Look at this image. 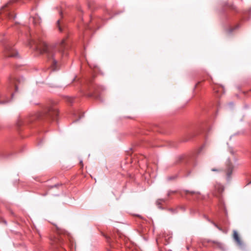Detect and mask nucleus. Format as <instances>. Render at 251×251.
Returning a JSON list of instances; mask_svg holds the SVG:
<instances>
[{
    "label": "nucleus",
    "mask_w": 251,
    "mask_h": 251,
    "mask_svg": "<svg viewBox=\"0 0 251 251\" xmlns=\"http://www.w3.org/2000/svg\"><path fill=\"white\" fill-rule=\"evenodd\" d=\"M251 183V181L249 182L248 183V184H250V183Z\"/></svg>",
    "instance_id": "33"
},
{
    "label": "nucleus",
    "mask_w": 251,
    "mask_h": 251,
    "mask_svg": "<svg viewBox=\"0 0 251 251\" xmlns=\"http://www.w3.org/2000/svg\"><path fill=\"white\" fill-rule=\"evenodd\" d=\"M174 192H175L174 191H169L167 194L168 196L169 197L172 193H173Z\"/></svg>",
    "instance_id": "23"
},
{
    "label": "nucleus",
    "mask_w": 251,
    "mask_h": 251,
    "mask_svg": "<svg viewBox=\"0 0 251 251\" xmlns=\"http://www.w3.org/2000/svg\"><path fill=\"white\" fill-rule=\"evenodd\" d=\"M174 177H168V179H169V180H172V179H174Z\"/></svg>",
    "instance_id": "24"
},
{
    "label": "nucleus",
    "mask_w": 251,
    "mask_h": 251,
    "mask_svg": "<svg viewBox=\"0 0 251 251\" xmlns=\"http://www.w3.org/2000/svg\"><path fill=\"white\" fill-rule=\"evenodd\" d=\"M57 26L58 27V28H59V30H60V31H62V27L61 26V20L60 19H59L57 21Z\"/></svg>",
    "instance_id": "14"
},
{
    "label": "nucleus",
    "mask_w": 251,
    "mask_h": 251,
    "mask_svg": "<svg viewBox=\"0 0 251 251\" xmlns=\"http://www.w3.org/2000/svg\"><path fill=\"white\" fill-rule=\"evenodd\" d=\"M107 251H114L111 249H109V250H108Z\"/></svg>",
    "instance_id": "30"
},
{
    "label": "nucleus",
    "mask_w": 251,
    "mask_h": 251,
    "mask_svg": "<svg viewBox=\"0 0 251 251\" xmlns=\"http://www.w3.org/2000/svg\"><path fill=\"white\" fill-rule=\"evenodd\" d=\"M58 109L54 106L47 107L43 112L36 114L29 118L24 120L20 119L17 123V126H20L22 125H25L32 122L33 120L37 119H46L54 120L58 115Z\"/></svg>",
    "instance_id": "2"
},
{
    "label": "nucleus",
    "mask_w": 251,
    "mask_h": 251,
    "mask_svg": "<svg viewBox=\"0 0 251 251\" xmlns=\"http://www.w3.org/2000/svg\"><path fill=\"white\" fill-rule=\"evenodd\" d=\"M0 99H4V100H0V104H4L6 103L9 101H10V100L8 99L7 96H6L5 94H2L0 96Z\"/></svg>",
    "instance_id": "11"
},
{
    "label": "nucleus",
    "mask_w": 251,
    "mask_h": 251,
    "mask_svg": "<svg viewBox=\"0 0 251 251\" xmlns=\"http://www.w3.org/2000/svg\"><path fill=\"white\" fill-rule=\"evenodd\" d=\"M224 190V187L223 185L221 184H217L215 185V193L214 195L217 197L219 201L222 200V198L220 195L223 193Z\"/></svg>",
    "instance_id": "6"
},
{
    "label": "nucleus",
    "mask_w": 251,
    "mask_h": 251,
    "mask_svg": "<svg viewBox=\"0 0 251 251\" xmlns=\"http://www.w3.org/2000/svg\"><path fill=\"white\" fill-rule=\"evenodd\" d=\"M4 55L7 57H18V53L14 48L9 45L4 47Z\"/></svg>",
    "instance_id": "3"
},
{
    "label": "nucleus",
    "mask_w": 251,
    "mask_h": 251,
    "mask_svg": "<svg viewBox=\"0 0 251 251\" xmlns=\"http://www.w3.org/2000/svg\"><path fill=\"white\" fill-rule=\"evenodd\" d=\"M233 237L234 240L236 241V242L238 246H239L241 248H242L244 246L243 243L240 239V238L238 235V234L236 230L233 231Z\"/></svg>",
    "instance_id": "8"
},
{
    "label": "nucleus",
    "mask_w": 251,
    "mask_h": 251,
    "mask_svg": "<svg viewBox=\"0 0 251 251\" xmlns=\"http://www.w3.org/2000/svg\"><path fill=\"white\" fill-rule=\"evenodd\" d=\"M233 169L234 166L233 164L230 162V160L228 159L226 161V168L225 169L226 180L227 182H229L231 180V176L233 173Z\"/></svg>",
    "instance_id": "4"
},
{
    "label": "nucleus",
    "mask_w": 251,
    "mask_h": 251,
    "mask_svg": "<svg viewBox=\"0 0 251 251\" xmlns=\"http://www.w3.org/2000/svg\"><path fill=\"white\" fill-rule=\"evenodd\" d=\"M11 95L12 97L13 96V94H11Z\"/></svg>",
    "instance_id": "32"
},
{
    "label": "nucleus",
    "mask_w": 251,
    "mask_h": 251,
    "mask_svg": "<svg viewBox=\"0 0 251 251\" xmlns=\"http://www.w3.org/2000/svg\"><path fill=\"white\" fill-rule=\"evenodd\" d=\"M63 239L61 236H58L52 241L51 244L54 246H61L63 244Z\"/></svg>",
    "instance_id": "9"
},
{
    "label": "nucleus",
    "mask_w": 251,
    "mask_h": 251,
    "mask_svg": "<svg viewBox=\"0 0 251 251\" xmlns=\"http://www.w3.org/2000/svg\"><path fill=\"white\" fill-rule=\"evenodd\" d=\"M78 11H79L82 12V10H81V8H80V7H78Z\"/></svg>",
    "instance_id": "27"
},
{
    "label": "nucleus",
    "mask_w": 251,
    "mask_h": 251,
    "mask_svg": "<svg viewBox=\"0 0 251 251\" xmlns=\"http://www.w3.org/2000/svg\"><path fill=\"white\" fill-rule=\"evenodd\" d=\"M105 238H106V239H107V241H108V242H109V237H107V236H105Z\"/></svg>",
    "instance_id": "25"
},
{
    "label": "nucleus",
    "mask_w": 251,
    "mask_h": 251,
    "mask_svg": "<svg viewBox=\"0 0 251 251\" xmlns=\"http://www.w3.org/2000/svg\"><path fill=\"white\" fill-rule=\"evenodd\" d=\"M211 171L213 172H221L222 171V170L221 169L213 168L211 169Z\"/></svg>",
    "instance_id": "19"
},
{
    "label": "nucleus",
    "mask_w": 251,
    "mask_h": 251,
    "mask_svg": "<svg viewBox=\"0 0 251 251\" xmlns=\"http://www.w3.org/2000/svg\"><path fill=\"white\" fill-rule=\"evenodd\" d=\"M56 228L59 234H62L64 232V230L62 228L59 227H56Z\"/></svg>",
    "instance_id": "18"
},
{
    "label": "nucleus",
    "mask_w": 251,
    "mask_h": 251,
    "mask_svg": "<svg viewBox=\"0 0 251 251\" xmlns=\"http://www.w3.org/2000/svg\"><path fill=\"white\" fill-rule=\"evenodd\" d=\"M230 153H232V154H233V152L232 151H230Z\"/></svg>",
    "instance_id": "31"
},
{
    "label": "nucleus",
    "mask_w": 251,
    "mask_h": 251,
    "mask_svg": "<svg viewBox=\"0 0 251 251\" xmlns=\"http://www.w3.org/2000/svg\"><path fill=\"white\" fill-rule=\"evenodd\" d=\"M165 201H166V200L163 199H159L156 201V203L157 205H159L161 204L162 202H165Z\"/></svg>",
    "instance_id": "16"
},
{
    "label": "nucleus",
    "mask_w": 251,
    "mask_h": 251,
    "mask_svg": "<svg viewBox=\"0 0 251 251\" xmlns=\"http://www.w3.org/2000/svg\"><path fill=\"white\" fill-rule=\"evenodd\" d=\"M79 163L82 166H83L82 160H80Z\"/></svg>",
    "instance_id": "28"
},
{
    "label": "nucleus",
    "mask_w": 251,
    "mask_h": 251,
    "mask_svg": "<svg viewBox=\"0 0 251 251\" xmlns=\"http://www.w3.org/2000/svg\"><path fill=\"white\" fill-rule=\"evenodd\" d=\"M185 192H186V194H190L191 195H194V194L200 195V193L199 192L189 191L188 190H186Z\"/></svg>",
    "instance_id": "13"
},
{
    "label": "nucleus",
    "mask_w": 251,
    "mask_h": 251,
    "mask_svg": "<svg viewBox=\"0 0 251 251\" xmlns=\"http://www.w3.org/2000/svg\"><path fill=\"white\" fill-rule=\"evenodd\" d=\"M62 185L61 184H55L54 185H53V186H51L50 187V188H54V187H58V186H61Z\"/></svg>",
    "instance_id": "22"
},
{
    "label": "nucleus",
    "mask_w": 251,
    "mask_h": 251,
    "mask_svg": "<svg viewBox=\"0 0 251 251\" xmlns=\"http://www.w3.org/2000/svg\"><path fill=\"white\" fill-rule=\"evenodd\" d=\"M86 28H88V29H90L91 27H90V26L89 25H86Z\"/></svg>",
    "instance_id": "26"
},
{
    "label": "nucleus",
    "mask_w": 251,
    "mask_h": 251,
    "mask_svg": "<svg viewBox=\"0 0 251 251\" xmlns=\"http://www.w3.org/2000/svg\"><path fill=\"white\" fill-rule=\"evenodd\" d=\"M237 27H238V26H235V27H234L233 28H229V30H228V32L229 33H231L233 30H234L235 29L237 28Z\"/></svg>",
    "instance_id": "20"
},
{
    "label": "nucleus",
    "mask_w": 251,
    "mask_h": 251,
    "mask_svg": "<svg viewBox=\"0 0 251 251\" xmlns=\"http://www.w3.org/2000/svg\"><path fill=\"white\" fill-rule=\"evenodd\" d=\"M205 219L209 222H210L211 223H212L215 227H216L217 228H218L219 230H221L222 229L216 224L214 222H213V221H211L208 217H207L206 216H204Z\"/></svg>",
    "instance_id": "12"
},
{
    "label": "nucleus",
    "mask_w": 251,
    "mask_h": 251,
    "mask_svg": "<svg viewBox=\"0 0 251 251\" xmlns=\"http://www.w3.org/2000/svg\"><path fill=\"white\" fill-rule=\"evenodd\" d=\"M18 81V79L16 78H11L9 80L10 83H11V87H14L15 91H18V87L16 84V81Z\"/></svg>",
    "instance_id": "10"
},
{
    "label": "nucleus",
    "mask_w": 251,
    "mask_h": 251,
    "mask_svg": "<svg viewBox=\"0 0 251 251\" xmlns=\"http://www.w3.org/2000/svg\"><path fill=\"white\" fill-rule=\"evenodd\" d=\"M207 242L212 243L216 245V247L221 250L222 251H226V248L225 245L220 242L214 241V240H208Z\"/></svg>",
    "instance_id": "7"
},
{
    "label": "nucleus",
    "mask_w": 251,
    "mask_h": 251,
    "mask_svg": "<svg viewBox=\"0 0 251 251\" xmlns=\"http://www.w3.org/2000/svg\"><path fill=\"white\" fill-rule=\"evenodd\" d=\"M29 46L39 54H46L52 71L58 70L60 62L68 55L69 46L66 40L63 39L60 42L54 46H49L38 36L31 39L28 43Z\"/></svg>",
    "instance_id": "1"
},
{
    "label": "nucleus",
    "mask_w": 251,
    "mask_h": 251,
    "mask_svg": "<svg viewBox=\"0 0 251 251\" xmlns=\"http://www.w3.org/2000/svg\"><path fill=\"white\" fill-rule=\"evenodd\" d=\"M223 88L222 86H220V87H218V88L217 89L216 87H213V91L215 93H219V92L220 91V90H223Z\"/></svg>",
    "instance_id": "15"
},
{
    "label": "nucleus",
    "mask_w": 251,
    "mask_h": 251,
    "mask_svg": "<svg viewBox=\"0 0 251 251\" xmlns=\"http://www.w3.org/2000/svg\"><path fill=\"white\" fill-rule=\"evenodd\" d=\"M67 101L68 102H70L71 103H72L74 102V99L73 98H70V97H68L67 98Z\"/></svg>",
    "instance_id": "17"
},
{
    "label": "nucleus",
    "mask_w": 251,
    "mask_h": 251,
    "mask_svg": "<svg viewBox=\"0 0 251 251\" xmlns=\"http://www.w3.org/2000/svg\"><path fill=\"white\" fill-rule=\"evenodd\" d=\"M59 14H60V15L61 17H62V11H60V12H59Z\"/></svg>",
    "instance_id": "29"
},
{
    "label": "nucleus",
    "mask_w": 251,
    "mask_h": 251,
    "mask_svg": "<svg viewBox=\"0 0 251 251\" xmlns=\"http://www.w3.org/2000/svg\"><path fill=\"white\" fill-rule=\"evenodd\" d=\"M30 24H32L34 26H37L40 25L41 22V19L38 14L31 16L29 20Z\"/></svg>",
    "instance_id": "5"
},
{
    "label": "nucleus",
    "mask_w": 251,
    "mask_h": 251,
    "mask_svg": "<svg viewBox=\"0 0 251 251\" xmlns=\"http://www.w3.org/2000/svg\"><path fill=\"white\" fill-rule=\"evenodd\" d=\"M204 147V145H203L202 146H201L200 149L198 150V154H200L201 151L202 150V149H203V148Z\"/></svg>",
    "instance_id": "21"
}]
</instances>
